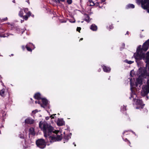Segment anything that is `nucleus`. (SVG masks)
<instances>
[{"label":"nucleus","instance_id":"obj_5","mask_svg":"<svg viewBox=\"0 0 149 149\" xmlns=\"http://www.w3.org/2000/svg\"><path fill=\"white\" fill-rule=\"evenodd\" d=\"M36 144L37 146L41 149L45 148L46 144L45 141L42 139H38L36 141Z\"/></svg>","mask_w":149,"mask_h":149},{"label":"nucleus","instance_id":"obj_49","mask_svg":"<svg viewBox=\"0 0 149 149\" xmlns=\"http://www.w3.org/2000/svg\"><path fill=\"white\" fill-rule=\"evenodd\" d=\"M29 0H26V1L27 2L29 3V1H29Z\"/></svg>","mask_w":149,"mask_h":149},{"label":"nucleus","instance_id":"obj_21","mask_svg":"<svg viewBox=\"0 0 149 149\" xmlns=\"http://www.w3.org/2000/svg\"><path fill=\"white\" fill-rule=\"evenodd\" d=\"M124 62L129 64H131L134 62L133 61H128L127 60H125L124 61Z\"/></svg>","mask_w":149,"mask_h":149},{"label":"nucleus","instance_id":"obj_32","mask_svg":"<svg viewBox=\"0 0 149 149\" xmlns=\"http://www.w3.org/2000/svg\"><path fill=\"white\" fill-rule=\"evenodd\" d=\"M37 112V110H36L32 111V113L34 114Z\"/></svg>","mask_w":149,"mask_h":149},{"label":"nucleus","instance_id":"obj_22","mask_svg":"<svg viewBox=\"0 0 149 149\" xmlns=\"http://www.w3.org/2000/svg\"><path fill=\"white\" fill-rule=\"evenodd\" d=\"M85 15V19L86 21L87 22H88L89 21V16L87 15Z\"/></svg>","mask_w":149,"mask_h":149},{"label":"nucleus","instance_id":"obj_11","mask_svg":"<svg viewBox=\"0 0 149 149\" xmlns=\"http://www.w3.org/2000/svg\"><path fill=\"white\" fill-rule=\"evenodd\" d=\"M104 71L106 72H109L111 70L109 67H107L105 65L102 66Z\"/></svg>","mask_w":149,"mask_h":149},{"label":"nucleus","instance_id":"obj_2","mask_svg":"<svg viewBox=\"0 0 149 149\" xmlns=\"http://www.w3.org/2000/svg\"><path fill=\"white\" fill-rule=\"evenodd\" d=\"M39 126L43 131L44 136L49 139L50 143L61 140L62 136L61 132L59 131L54 130L53 128L46 121L40 122Z\"/></svg>","mask_w":149,"mask_h":149},{"label":"nucleus","instance_id":"obj_47","mask_svg":"<svg viewBox=\"0 0 149 149\" xmlns=\"http://www.w3.org/2000/svg\"><path fill=\"white\" fill-rule=\"evenodd\" d=\"M126 34H129L128 32V31H127V32L126 33Z\"/></svg>","mask_w":149,"mask_h":149},{"label":"nucleus","instance_id":"obj_28","mask_svg":"<svg viewBox=\"0 0 149 149\" xmlns=\"http://www.w3.org/2000/svg\"><path fill=\"white\" fill-rule=\"evenodd\" d=\"M69 20V22L72 23H74L75 22V19H73V20H72L71 19H68Z\"/></svg>","mask_w":149,"mask_h":149},{"label":"nucleus","instance_id":"obj_42","mask_svg":"<svg viewBox=\"0 0 149 149\" xmlns=\"http://www.w3.org/2000/svg\"><path fill=\"white\" fill-rule=\"evenodd\" d=\"M148 99V96H146V100H147Z\"/></svg>","mask_w":149,"mask_h":149},{"label":"nucleus","instance_id":"obj_41","mask_svg":"<svg viewBox=\"0 0 149 149\" xmlns=\"http://www.w3.org/2000/svg\"><path fill=\"white\" fill-rule=\"evenodd\" d=\"M101 69L100 68V69H99L98 70V71L99 72H100V71H101Z\"/></svg>","mask_w":149,"mask_h":149},{"label":"nucleus","instance_id":"obj_34","mask_svg":"<svg viewBox=\"0 0 149 149\" xmlns=\"http://www.w3.org/2000/svg\"><path fill=\"white\" fill-rule=\"evenodd\" d=\"M25 47H25L24 45H22V48L23 50H25Z\"/></svg>","mask_w":149,"mask_h":149},{"label":"nucleus","instance_id":"obj_7","mask_svg":"<svg viewBox=\"0 0 149 149\" xmlns=\"http://www.w3.org/2000/svg\"><path fill=\"white\" fill-rule=\"evenodd\" d=\"M26 47L27 50L29 52L32 51V49H33L35 48L34 45L31 43H29L27 44L26 45Z\"/></svg>","mask_w":149,"mask_h":149},{"label":"nucleus","instance_id":"obj_10","mask_svg":"<svg viewBox=\"0 0 149 149\" xmlns=\"http://www.w3.org/2000/svg\"><path fill=\"white\" fill-rule=\"evenodd\" d=\"M57 124L58 125L61 126L65 124V122L63 119L58 118L57 121Z\"/></svg>","mask_w":149,"mask_h":149},{"label":"nucleus","instance_id":"obj_12","mask_svg":"<svg viewBox=\"0 0 149 149\" xmlns=\"http://www.w3.org/2000/svg\"><path fill=\"white\" fill-rule=\"evenodd\" d=\"M71 135V133H70L68 134L65 135V136L64 139V143H65V142H67L68 140L70 138Z\"/></svg>","mask_w":149,"mask_h":149},{"label":"nucleus","instance_id":"obj_1","mask_svg":"<svg viewBox=\"0 0 149 149\" xmlns=\"http://www.w3.org/2000/svg\"><path fill=\"white\" fill-rule=\"evenodd\" d=\"M136 61L138 63V61L142 59L146 63L145 68H141L137 72L138 78L136 79L135 84L134 83V79H130L131 90L130 100L133 101V104L137 106L136 109L143 108L145 104H143L141 100L139 99L137 93L141 88L143 78L148 77L147 79L148 85H143L142 88L141 94L142 95L145 96L149 93V44H143L142 47L141 45L138 46L136 53L134 54Z\"/></svg>","mask_w":149,"mask_h":149},{"label":"nucleus","instance_id":"obj_18","mask_svg":"<svg viewBox=\"0 0 149 149\" xmlns=\"http://www.w3.org/2000/svg\"><path fill=\"white\" fill-rule=\"evenodd\" d=\"M126 8L127 9L133 8H134V6L133 4H129L126 6Z\"/></svg>","mask_w":149,"mask_h":149},{"label":"nucleus","instance_id":"obj_8","mask_svg":"<svg viewBox=\"0 0 149 149\" xmlns=\"http://www.w3.org/2000/svg\"><path fill=\"white\" fill-rule=\"evenodd\" d=\"M25 145H23V148H26L29 147H30L33 141L31 140H24Z\"/></svg>","mask_w":149,"mask_h":149},{"label":"nucleus","instance_id":"obj_33","mask_svg":"<svg viewBox=\"0 0 149 149\" xmlns=\"http://www.w3.org/2000/svg\"><path fill=\"white\" fill-rule=\"evenodd\" d=\"M65 1V0H57L58 1V3H60V1L63 2Z\"/></svg>","mask_w":149,"mask_h":149},{"label":"nucleus","instance_id":"obj_31","mask_svg":"<svg viewBox=\"0 0 149 149\" xmlns=\"http://www.w3.org/2000/svg\"><path fill=\"white\" fill-rule=\"evenodd\" d=\"M123 139L125 141H126H126H128V143H129L130 144V141H128V139Z\"/></svg>","mask_w":149,"mask_h":149},{"label":"nucleus","instance_id":"obj_25","mask_svg":"<svg viewBox=\"0 0 149 149\" xmlns=\"http://www.w3.org/2000/svg\"><path fill=\"white\" fill-rule=\"evenodd\" d=\"M134 71L133 70H132L130 72V75L132 77H133V75H134Z\"/></svg>","mask_w":149,"mask_h":149},{"label":"nucleus","instance_id":"obj_26","mask_svg":"<svg viewBox=\"0 0 149 149\" xmlns=\"http://www.w3.org/2000/svg\"><path fill=\"white\" fill-rule=\"evenodd\" d=\"M40 100H38L35 101L36 103H38V104H40Z\"/></svg>","mask_w":149,"mask_h":149},{"label":"nucleus","instance_id":"obj_13","mask_svg":"<svg viewBox=\"0 0 149 149\" xmlns=\"http://www.w3.org/2000/svg\"><path fill=\"white\" fill-rule=\"evenodd\" d=\"M35 98L38 100H41L42 98L40 93H36L34 96Z\"/></svg>","mask_w":149,"mask_h":149},{"label":"nucleus","instance_id":"obj_45","mask_svg":"<svg viewBox=\"0 0 149 149\" xmlns=\"http://www.w3.org/2000/svg\"><path fill=\"white\" fill-rule=\"evenodd\" d=\"M83 38H81L80 39V40H83Z\"/></svg>","mask_w":149,"mask_h":149},{"label":"nucleus","instance_id":"obj_6","mask_svg":"<svg viewBox=\"0 0 149 149\" xmlns=\"http://www.w3.org/2000/svg\"><path fill=\"white\" fill-rule=\"evenodd\" d=\"M40 101H41L42 102V103H40V105L41 107L46 109L49 108V106L48 101L46 99L42 98L41 100Z\"/></svg>","mask_w":149,"mask_h":149},{"label":"nucleus","instance_id":"obj_48","mask_svg":"<svg viewBox=\"0 0 149 149\" xmlns=\"http://www.w3.org/2000/svg\"><path fill=\"white\" fill-rule=\"evenodd\" d=\"M147 128H149V125H148Z\"/></svg>","mask_w":149,"mask_h":149},{"label":"nucleus","instance_id":"obj_24","mask_svg":"<svg viewBox=\"0 0 149 149\" xmlns=\"http://www.w3.org/2000/svg\"><path fill=\"white\" fill-rule=\"evenodd\" d=\"M60 22L61 23H66L67 22V19H60Z\"/></svg>","mask_w":149,"mask_h":149},{"label":"nucleus","instance_id":"obj_35","mask_svg":"<svg viewBox=\"0 0 149 149\" xmlns=\"http://www.w3.org/2000/svg\"><path fill=\"white\" fill-rule=\"evenodd\" d=\"M8 19V18L7 17H5V18L3 19L2 20L3 21H6V20Z\"/></svg>","mask_w":149,"mask_h":149},{"label":"nucleus","instance_id":"obj_37","mask_svg":"<svg viewBox=\"0 0 149 149\" xmlns=\"http://www.w3.org/2000/svg\"><path fill=\"white\" fill-rule=\"evenodd\" d=\"M49 118V117H46V120H48Z\"/></svg>","mask_w":149,"mask_h":149},{"label":"nucleus","instance_id":"obj_29","mask_svg":"<svg viewBox=\"0 0 149 149\" xmlns=\"http://www.w3.org/2000/svg\"><path fill=\"white\" fill-rule=\"evenodd\" d=\"M67 2L69 4H71L72 2V0H67Z\"/></svg>","mask_w":149,"mask_h":149},{"label":"nucleus","instance_id":"obj_27","mask_svg":"<svg viewBox=\"0 0 149 149\" xmlns=\"http://www.w3.org/2000/svg\"><path fill=\"white\" fill-rule=\"evenodd\" d=\"M81 28L80 27H77V31L80 32V31L81 30Z\"/></svg>","mask_w":149,"mask_h":149},{"label":"nucleus","instance_id":"obj_39","mask_svg":"<svg viewBox=\"0 0 149 149\" xmlns=\"http://www.w3.org/2000/svg\"><path fill=\"white\" fill-rule=\"evenodd\" d=\"M128 131H125L123 133V134H124L126 132H127Z\"/></svg>","mask_w":149,"mask_h":149},{"label":"nucleus","instance_id":"obj_9","mask_svg":"<svg viewBox=\"0 0 149 149\" xmlns=\"http://www.w3.org/2000/svg\"><path fill=\"white\" fill-rule=\"evenodd\" d=\"M34 122V120L32 118L29 117L27 118L25 120V123L26 124H33Z\"/></svg>","mask_w":149,"mask_h":149},{"label":"nucleus","instance_id":"obj_3","mask_svg":"<svg viewBox=\"0 0 149 149\" xmlns=\"http://www.w3.org/2000/svg\"><path fill=\"white\" fill-rule=\"evenodd\" d=\"M19 15L20 17H22L24 19L26 20L28 17L31 15V13L29 11L28 8H25L23 10L20 9Z\"/></svg>","mask_w":149,"mask_h":149},{"label":"nucleus","instance_id":"obj_23","mask_svg":"<svg viewBox=\"0 0 149 149\" xmlns=\"http://www.w3.org/2000/svg\"><path fill=\"white\" fill-rule=\"evenodd\" d=\"M113 26L112 24H111L110 25H109V27H107V29H109V30L113 29Z\"/></svg>","mask_w":149,"mask_h":149},{"label":"nucleus","instance_id":"obj_15","mask_svg":"<svg viewBox=\"0 0 149 149\" xmlns=\"http://www.w3.org/2000/svg\"><path fill=\"white\" fill-rule=\"evenodd\" d=\"M0 95L3 97H4L5 96V89L3 88L0 90Z\"/></svg>","mask_w":149,"mask_h":149},{"label":"nucleus","instance_id":"obj_40","mask_svg":"<svg viewBox=\"0 0 149 149\" xmlns=\"http://www.w3.org/2000/svg\"><path fill=\"white\" fill-rule=\"evenodd\" d=\"M122 46H123V48H124V47H125V44L124 43H123L122 44Z\"/></svg>","mask_w":149,"mask_h":149},{"label":"nucleus","instance_id":"obj_30","mask_svg":"<svg viewBox=\"0 0 149 149\" xmlns=\"http://www.w3.org/2000/svg\"><path fill=\"white\" fill-rule=\"evenodd\" d=\"M56 115V114H54V115H51L50 116V117L51 118H54V116Z\"/></svg>","mask_w":149,"mask_h":149},{"label":"nucleus","instance_id":"obj_4","mask_svg":"<svg viewBox=\"0 0 149 149\" xmlns=\"http://www.w3.org/2000/svg\"><path fill=\"white\" fill-rule=\"evenodd\" d=\"M136 2L138 4H141L142 8L146 9L149 13V0H136Z\"/></svg>","mask_w":149,"mask_h":149},{"label":"nucleus","instance_id":"obj_17","mask_svg":"<svg viewBox=\"0 0 149 149\" xmlns=\"http://www.w3.org/2000/svg\"><path fill=\"white\" fill-rule=\"evenodd\" d=\"M6 116V112L3 110H2L0 112V116L4 118Z\"/></svg>","mask_w":149,"mask_h":149},{"label":"nucleus","instance_id":"obj_51","mask_svg":"<svg viewBox=\"0 0 149 149\" xmlns=\"http://www.w3.org/2000/svg\"><path fill=\"white\" fill-rule=\"evenodd\" d=\"M141 37H143V36H141Z\"/></svg>","mask_w":149,"mask_h":149},{"label":"nucleus","instance_id":"obj_52","mask_svg":"<svg viewBox=\"0 0 149 149\" xmlns=\"http://www.w3.org/2000/svg\"><path fill=\"white\" fill-rule=\"evenodd\" d=\"M141 37H143V36H141Z\"/></svg>","mask_w":149,"mask_h":149},{"label":"nucleus","instance_id":"obj_36","mask_svg":"<svg viewBox=\"0 0 149 149\" xmlns=\"http://www.w3.org/2000/svg\"><path fill=\"white\" fill-rule=\"evenodd\" d=\"M25 30V29H22V33H23V32H24V30Z\"/></svg>","mask_w":149,"mask_h":149},{"label":"nucleus","instance_id":"obj_16","mask_svg":"<svg viewBox=\"0 0 149 149\" xmlns=\"http://www.w3.org/2000/svg\"><path fill=\"white\" fill-rule=\"evenodd\" d=\"M90 29L93 31H96L97 29V27L95 24H93L91 26Z\"/></svg>","mask_w":149,"mask_h":149},{"label":"nucleus","instance_id":"obj_14","mask_svg":"<svg viewBox=\"0 0 149 149\" xmlns=\"http://www.w3.org/2000/svg\"><path fill=\"white\" fill-rule=\"evenodd\" d=\"M29 134L34 136L35 134L34 130L33 127L30 128L29 130Z\"/></svg>","mask_w":149,"mask_h":149},{"label":"nucleus","instance_id":"obj_53","mask_svg":"<svg viewBox=\"0 0 149 149\" xmlns=\"http://www.w3.org/2000/svg\"><path fill=\"white\" fill-rule=\"evenodd\" d=\"M21 22L22 23V21H21Z\"/></svg>","mask_w":149,"mask_h":149},{"label":"nucleus","instance_id":"obj_38","mask_svg":"<svg viewBox=\"0 0 149 149\" xmlns=\"http://www.w3.org/2000/svg\"><path fill=\"white\" fill-rule=\"evenodd\" d=\"M53 0L54 1H55V2H56V3H58L57 0Z\"/></svg>","mask_w":149,"mask_h":149},{"label":"nucleus","instance_id":"obj_43","mask_svg":"<svg viewBox=\"0 0 149 149\" xmlns=\"http://www.w3.org/2000/svg\"><path fill=\"white\" fill-rule=\"evenodd\" d=\"M73 144L75 146H76V145L75 144V143L74 142L73 143Z\"/></svg>","mask_w":149,"mask_h":149},{"label":"nucleus","instance_id":"obj_20","mask_svg":"<svg viewBox=\"0 0 149 149\" xmlns=\"http://www.w3.org/2000/svg\"><path fill=\"white\" fill-rule=\"evenodd\" d=\"M126 107L124 105L122 106L121 107V111L122 112L125 111L126 110Z\"/></svg>","mask_w":149,"mask_h":149},{"label":"nucleus","instance_id":"obj_19","mask_svg":"<svg viewBox=\"0 0 149 149\" xmlns=\"http://www.w3.org/2000/svg\"><path fill=\"white\" fill-rule=\"evenodd\" d=\"M95 5L94 2L92 0H89L88 2V5L90 6H93Z\"/></svg>","mask_w":149,"mask_h":149},{"label":"nucleus","instance_id":"obj_50","mask_svg":"<svg viewBox=\"0 0 149 149\" xmlns=\"http://www.w3.org/2000/svg\"><path fill=\"white\" fill-rule=\"evenodd\" d=\"M11 56H13V54H12L11 55Z\"/></svg>","mask_w":149,"mask_h":149},{"label":"nucleus","instance_id":"obj_46","mask_svg":"<svg viewBox=\"0 0 149 149\" xmlns=\"http://www.w3.org/2000/svg\"><path fill=\"white\" fill-rule=\"evenodd\" d=\"M20 137L21 138H23V136H20Z\"/></svg>","mask_w":149,"mask_h":149},{"label":"nucleus","instance_id":"obj_44","mask_svg":"<svg viewBox=\"0 0 149 149\" xmlns=\"http://www.w3.org/2000/svg\"><path fill=\"white\" fill-rule=\"evenodd\" d=\"M132 133H133V134H134L136 135L135 133L134 132H133V131H132Z\"/></svg>","mask_w":149,"mask_h":149}]
</instances>
